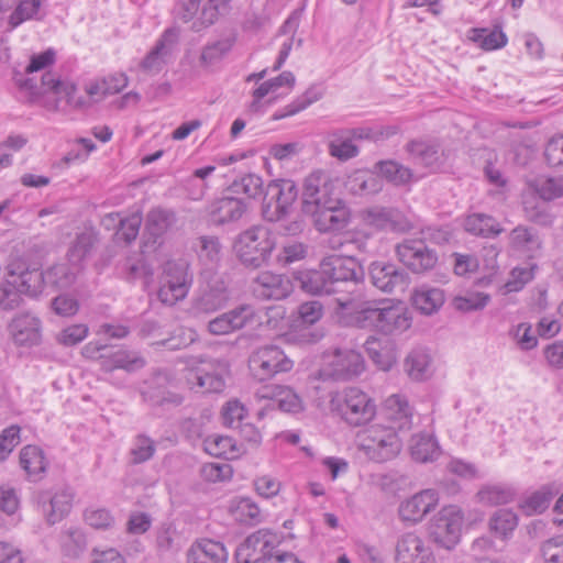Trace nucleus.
Here are the masks:
<instances>
[{
    "mask_svg": "<svg viewBox=\"0 0 563 563\" xmlns=\"http://www.w3.org/2000/svg\"><path fill=\"white\" fill-rule=\"evenodd\" d=\"M313 224L319 232L341 231L351 221V211L345 202L340 199L339 203H332L310 214Z\"/></svg>",
    "mask_w": 563,
    "mask_h": 563,
    "instance_id": "4be33fe9",
    "label": "nucleus"
},
{
    "mask_svg": "<svg viewBox=\"0 0 563 563\" xmlns=\"http://www.w3.org/2000/svg\"><path fill=\"white\" fill-rule=\"evenodd\" d=\"M179 32L175 27L167 29L140 64L147 74H157L166 65L168 57L177 44Z\"/></svg>",
    "mask_w": 563,
    "mask_h": 563,
    "instance_id": "aec40b11",
    "label": "nucleus"
},
{
    "mask_svg": "<svg viewBox=\"0 0 563 563\" xmlns=\"http://www.w3.org/2000/svg\"><path fill=\"white\" fill-rule=\"evenodd\" d=\"M364 347L368 357L383 371H388L395 363V356L388 341H380L375 336H369Z\"/></svg>",
    "mask_w": 563,
    "mask_h": 563,
    "instance_id": "c03bdc74",
    "label": "nucleus"
},
{
    "mask_svg": "<svg viewBox=\"0 0 563 563\" xmlns=\"http://www.w3.org/2000/svg\"><path fill=\"white\" fill-rule=\"evenodd\" d=\"M275 244V239L266 227L254 225L239 235L234 251L245 267L258 268L268 263Z\"/></svg>",
    "mask_w": 563,
    "mask_h": 563,
    "instance_id": "7ed1b4c3",
    "label": "nucleus"
},
{
    "mask_svg": "<svg viewBox=\"0 0 563 563\" xmlns=\"http://www.w3.org/2000/svg\"><path fill=\"white\" fill-rule=\"evenodd\" d=\"M97 242L98 233L92 229L85 230L78 234L68 251L69 261L73 264H80L84 260L90 256Z\"/></svg>",
    "mask_w": 563,
    "mask_h": 563,
    "instance_id": "09e8293b",
    "label": "nucleus"
},
{
    "mask_svg": "<svg viewBox=\"0 0 563 563\" xmlns=\"http://www.w3.org/2000/svg\"><path fill=\"white\" fill-rule=\"evenodd\" d=\"M59 543L65 555L78 558L87 548L86 536L81 529L69 527L59 534Z\"/></svg>",
    "mask_w": 563,
    "mask_h": 563,
    "instance_id": "8fccbe9b",
    "label": "nucleus"
},
{
    "mask_svg": "<svg viewBox=\"0 0 563 563\" xmlns=\"http://www.w3.org/2000/svg\"><path fill=\"white\" fill-rule=\"evenodd\" d=\"M188 382L191 389L202 393H221L225 387V382L220 372H209L206 368H198L190 374Z\"/></svg>",
    "mask_w": 563,
    "mask_h": 563,
    "instance_id": "ea45409f",
    "label": "nucleus"
},
{
    "mask_svg": "<svg viewBox=\"0 0 563 563\" xmlns=\"http://www.w3.org/2000/svg\"><path fill=\"white\" fill-rule=\"evenodd\" d=\"M255 309L243 303L223 312L208 322V330L213 335H227L254 322Z\"/></svg>",
    "mask_w": 563,
    "mask_h": 563,
    "instance_id": "6ab92c4d",
    "label": "nucleus"
},
{
    "mask_svg": "<svg viewBox=\"0 0 563 563\" xmlns=\"http://www.w3.org/2000/svg\"><path fill=\"white\" fill-rule=\"evenodd\" d=\"M9 331L14 343L21 346H34L42 340L41 320L30 313L14 317L9 324Z\"/></svg>",
    "mask_w": 563,
    "mask_h": 563,
    "instance_id": "5701e85b",
    "label": "nucleus"
},
{
    "mask_svg": "<svg viewBox=\"0 0 563 563\" xmlns=\"http://www.w3.org/2000/svg\"><path fill=\"white\" fill-rule=\"evenodd\" d=\"M234 194H244L249 198H256L263 194V179L255 174H247L231 185Z\"/></svg>",
    "mask_w": 563,
    "mask_h": 563,
    "instance_id": "e2e57ef3",
    "label": "nucleus"
},
{
    "mask_svg": "<svg viewBox=\"0 0 563 563\" xmlns=\"http://www.w3.org/2000/svg\"><path fill=\"white\" fill-rule=\"evenodd\" d=\"M463 521L464 516L460 507L445 506L432 519L430 534L437 543L451 549L460 540Z\"/></svg>",
    "mask_w": 563,
    "mask_h": 563,
    "instance_id": "1a4fd4ad",
    "label": "nucleus"
},
{
    "mask_svg": "<svg viewBox=\"0 0 563 563\" xmlns=\"http://www.w3.org/2000/svg\"><path fill=\"white\" fill-rule=\"evenodd\" d=\"M19 85L20 87L30 90L32 95L53 93L60 99L65 98L68 103H73V95L76 91V86L73 82L68 80H62L60 76L51 71L42 75L40 84H37L34 78H27L21 81ZM74 104L77 108H85L90 103H87L82 100H77L74 101Z\"/></svg>",
    "mask_w": 563,
    "mask_h": 563,
    "instance_id": "4468645a",
    "label": "nucleus"
},
{
    "mask_svg": "<svg viewBox=\"0 0 563 563\" xmlns=\"http://www.w3.org/2000/svg\"><path fill=\"white\" fill-rule=\"evenodd\" d=\"M280 543L279 536L268 529H260L249 536L235 551L238 563H257L272 556L275 548Z\"/></svg>",
    "mask_w": 563,
    "mask_h": 563,
    "instance_id": "9b49d317",
    "label": "nucleus"
},
{
    "mask_svg": "<svg viewBox=\"0 0 563 563\" xmlns=\"http://www.w3.org/2000/svg\"><path fill=\"white\" fill-rule=\"evenodd\" d=\"M363 371V356L354 350L344 349L335 350L321 369V375L334 380H349L358 376Z\"/></svg>",
    "mask_w": 563,
    "mask_h": 563,
    "instance_id": "f8f14e48",
    "label": "nucleus"
},
{
    "mask_svg": "<svg viewBox=\"0 0 563 563\" xmlns=\"http://www.w3.org/2000/svg\"><path fill=\"white\" fill-rule=\"evenodd\" d=\"M298 197L296 184L290 179L272 180L264 191L263 217L271 222L279 221Z\"/></svg>",
    "mask_w": 563,
    "mask_h": 563,
    "instance_id": "6e6552de",
    "label": "nucleus"
},
{
    "mask_svg": "<svg viewBox=\"0 0 563 563\" xmlns=\"http://www.w3.org/2000/svg\"><path fill=\"white\" fill-rule=\"evenodd\" d=\"M464 229L468 233L482 238L496 236L504 231L498 221L486 213H473L466 217Z\"/></svg>",
    "mask_w": 563,
    "mask_h": 563,
    "instance_id": "58836bf2",
    "label": "nucleus"
},
{
    "mask_svg": "<svg viewBox=\"0 0 563 563\" xmlns=\"http://www.w3.org/2000/svg\"><path fill=\"white\" fill-rule=\"evenodd\" d=\"M299 287L311 295H330L333 294V288H329L324 272L319 264L318 269L300 271L295 276Z\"/></svg>",
    "mask_w": 563,
    "mask_h": 563,
    "instance_id": "4c0bfd02",
    "label": "nucleus"
},
{
    "mask_svg": "<svg viewBox=\"0 0 563 563\" xmlns=\"http://www.w3.org/2000/svg\"><path fill=\"white\" fill-rule=\"evenodd\" d=\"M362 221L375 230L394 231L400 225V213L394 208L374 206L362 210Z\"/></svg>",
    "mask_w": 563,
    "mask_h": 563,
    "instance_id": "c85d7f7f",
    "label": "nucleus"
},
{
    "mask_svg": "<svg viewBox=\"0 0 563 563\" xmlns=\"http://www.w3.org/2000/svg\"><path fill=\"white\" fill-rule=\"evenodd\" d=\"M43 0H22L11 13L9 23L12 27L19 26L26 20H40V8Z\"/></svg>",
    "mask_w": 563,
    "mask_h": 563,
    "instance_id": "13d9d810",
    "label": "nucleus"
},
{
    "mask_svg": "<svg viewBox=\"0 0 563 563\" xmlns=\"http://www.w3.org/2000/svg\"><path fill=\"white\" fill-rule=\"evenodd\" d=\"M339 310L355 311L354 321L358 328H373L386 334H399L411 325V318L401 301L382 300L361 305L356 297L336 298Z\"/></svg>",
    "mask_w": 563,
    "mask_h": 563,
    "instance_id": "f257e3e1",
    "label": "nucleus"
},
{
    "mask_svg": "<svg viewBox=\"0 0 563 563\" xmlns=\"http://www.w3.org/2000/svg\"><path fill=\"white\" fill-rule=\"evenodd\" d=\"M515 490L510 487L492 485L478 490L477 498L484 505L499 506L511 503L515 499Z\"/></svg>",
    "mask_w": 563,
    "mask_h": 563,
    "instance_id": "864d4df0",
    "label": "nucleus"
},
{
    "mask_svg": "<svg viewBox=\"0 0 563 563\" xmlns=\"http://www.w3.org/2000/svg\"><path fill=\"white\" fill-rule=\"evenodd\" d=\"M410 452L415 461L426 463L438 457L440 448L431 435L417 434L411 439Z\"/></svg>",
    "mask_w": 563,
    "mask_h": 563,
    "instance_id": "de8ad7c7",
    "label": "nucleus"
},
{
    "mask_svg": "<svg viewBox=\"0 0 563 563\" xmlns=\"http://www.w3.org/2000/svg\"><path fill=\"white\" fill-rule=\"evenodd\" d=\"M407 151L411 158L426 167H432L440 162V146L424 141H411L407 144Z\"/></svg>",
    "mask_w": 563,
    "mask_h": 563,
    "instance_id": "a18cd8bd",
    "label": "nucleus"
},
{
    "mask_svg": "<svg viewBox=\"0 0 563 563\" xmlns=\"http://www.w3.org/2000/svg\"><path fill=\"white\" fill-rule=\"evenodd\" d=\"M251 289L257 299L283 300L292 292V284L284 274L263 271L252 279Z\"/></svg>",
    "mask_w": 563,
    "mask_h": 563,
    "instance_id": "2eb2a0df",
    "label": "nucleus"
},
{
    "mask_svg": "<svg viewBox=\"0 0 563 563\" xmlns=\"http://www.w3.org/2000/svg\"><path fill=\"white\" fill-rule=\"evenodd\" d=\"M523 213L526 220L544 228L551 227L554 222V216L550 210L534 199L523 201Z\"/></svg>",
    "mask_w": 563,
    "mask_h": 563,
    "instance_id": "bf43d9fd",
    "label": "nucleus"
},
{
    "mask_svg": "<svg viewBox=\"0 0 563 563\" xmlns=\"http://www.w3.org/2000/svg\"><path fill=\"white\" fill-rule=\"evenodd\" d=\"M176 222L177 216L175 211L164 208H154L146 214L145 231L156 240L172 230L176 225Z\"/></svg>",
    "mask_w": 563,
    "mask_h": 563,
    "instance_id": "72a5a7b5",
    "label": "nucleus"
},
{
    "mask_svg": "<svg viewBox=\"0 0 563 563\" xmlns=\"http://www.w3.org/2000/svg\"><path fill=\"white\" fill-rule=\"evenodd\" d=\"M44 285H46L44 272L21 265L16 268L11 266L8 280L0 286V308L16 309L22 302V294L35 297L42 292Z\"/></svg>",
    "mask_w": 563,
    "mask_h": 563,
    "instance_id": "f03ea898",
    "label": "nucleus"
},
{
    "mask_svg": "<svg viewBox=\"0 0 563 563\" xmlns=\"http://www.w3.org/2000/svg\"><path fill=\"white\" fill-rule=\"evenodd\" d=\"M372 285L378 290L391 294L405 289L409 283L408 274L394 263L375 261L368 266Z\"/></svg>",
    "mask_w": 563,
    "mask_h": 563,
    "instance_id": "dca6fc26",
    "label": "nucleus"
},
{
    "mask_svg": "<svg viewBox=\"0 0 563 563\" xmlns=\"http://www.w3.org/2000/svg\"><path fill=\"white\" fill-rule=\"evenodd\" d=\"M489 301V296L484 292H467L454 298V307L460 311H474L483 309Z\"/></svg>",
    "mask_w": 563,
    "mask_h": 563,
    "instance_id": "338daca9",
    "label": "nucleus"
},
{
    "mask_svg": "<svg viewBox=\"0 0 563 563\" xmlns=\"http://www.w3.org/2000/svg\"><path fill=\"white\" fill-rule=\"evenodd\" d=\"M205 451L216 457L225 460L234 459L238 454L235 443L232 438L223 435L208 437L203 441Z\"/></svg>",
    "mask_w": 563,
    "mask_h": 563,
    "instance_id": "603ef678",
    "label": "nucleus"
},
{
    "mask_svg": "<svg viewBox=\"0 0 563 563\" xmlns=\"http://www.w3.org/2000/svg\"><path fill=\"white\" fill-rule=\"evenodd\" d=\"M188 291L189 289L185 288L183 285H176L161 279L157 297L162 303L166 306H174L178 301L185 299L188 295Z\"/></svg>",
    "mask_w": 563,
    "mask_h": 563,
    "instance_id": "0e129e2a",
    "label": "nucleus"
},
{
    "mask_svg": "<svg viewBox=\"0 0 563 563\" xmlns=\"http://www.w3.org/2000/svg\"><path fill=\"white\" fill-rule=\"evenodd\" d=\"M100 365L104 372L114 369L134 372L144 367L145 361L136 352L119 349L110 354H101Z\"/></svg>",
    "mask_w": 563,
    "mask_h": 563,
    "instance_id": "c756f323",
    "label": "nucleus"
},
{
    "mask_svg": "<svg viewBox=\"0 0 563 563\" xmlns=\"http://www.w3.org/2000/svg\"><path fill=\"white\" fill-rule=\"evenodd\" d=\"M141 224L142 217L139 213H133L126 218H122L115 232L117 239L122 240L128 244L131 243L139 235Z\"/></svg>",
    "mask_w": 563,
    "mask_h": 563,
    "instance_id": "69168bd1",
    "label": "nucleus"
},
{
    "mask_svg": "<svg viewBox=\"0 0 563 563\" xmlns=\"http://www.w3.org/2000/svg\"><path fill=\"white\" fill-rule=\"evenodd\" d=\"M19 464L29 479L41 481L47 472L48 462L43 450L37 445H25L19 454Z\"/></svg>",
    "mask_w": 563,
    "mask_h": 563,
    "instance_id": "cd10ccee",
    "label": "nucleus"
},
{
    "mask_svg": "<svg viewBox=\"0 0 563 563\" xmlns=\"http://www.w3.org/2000/svg\"><path fill=\"white\" fill-rule=\"evenodd\" d=\"M396 254L399 261L413 273L432 269L437 262V253L421 240H405L397 244Z\"/></svg>",
    "mask_w": 563,
    "mask_h": 563,
    "instance_id": "ddd939ff",
    "label": "nucleus"
},
{
    "mask_svg": "<svg viewBox=\"0 0 563 563\" xmlns=\"http://www.w3.org/2000/svg\"><path fill=\"white\" fill-rule=\"evenodd\" d=\"M539 554L542 563H563V534L541 542Z\"/></svg>",
    "mask_w": 563,
    "mask_h": 563,
    "instance_id": "680f3d73",
    "label": "nucleus"
},
{
    "mask_svg": "<svg viewBox=\"0 0 563 563\" xmlns=\"http://www.w3.org/2000/svg\"><path fill=\"white\" fill-rule=\"evenodd\" d=\"M329 154L342 162L349 161L358 154V147L353 143L345 129H336L328 133Z\"/></svg>",
    "mask_w": 563,
    "mask_h": 563,
    "instance_id": "473e14b6",
    "label": "nucleus"
},
{
    "mask_svg": "<svg viewBox=\"0 0 563 563\" xmlns=\"http://www.w3.org/2000/svg\"><path fill=\"white\" fill-rule=\"evenodd\" d=\"M518 526V517L510 509L496 510L488 521L489 531L500 539H508Z\"/></svg>",
    "mask_w": 563,
    "mask_h": 563,
    "instance_id": "49530a36",
    "label": "nucleus"
},
{
    "mask_svg": "<svg viewBox=\"0 0 563 563\" xmlns=\"http://www.w3.org/2000/svg\"><path fill=\"white\" fill-rule=\"evenodd\" d=\"M412 305L424 314L435 312L444 302V294L439 288L421 286L411 296Z\"/></svg>",
    "mask_w": 563,
    "mask_h": 563,
    "instance_id": "a19ab883",
    "label": "nucleus"
},
{
    "mask_svg": "<svg viewBox=\"0 0 563 563\" xmlns=\"http://www.w3.org/2000/svg\"><path fill=\"white\" fill-rule=\"evenodd\" d=\"M386 417L399 430H408L412 424V408L407 398L402 395L395 394L385 400Z\"/></svg>",
    "mask_w": 563,
    "mask_h": 563,
    "instance_id": "7c9ffc66",
    "label": "nucleus"
},
{
    "mask_svg": "<svg viewBox=\"0 0 563 563\" xmlns=\"http://www.w3.org/2000/svg\"><path fill=\"white\" fill-rule=\"evenodd\" d=\"M438 503V493L433 489H424L401 501L398 514L402 521L417 523L433 510Z\"/></svg>",
    "mask_w": 563,
    "mask_h": 563,
    "instance_id": "412c9836",
    "label": "nucleus"
},
{
    "mask_svg": "<svg viewBox=\"0 0 563 563\" xmlns=\"http://www.w3.org/2000/svg\"><path fill=\"white\" fill-rule=\"evenodd\" d=\"M189 266L186 262L168 261L164 265L163 280L173 283L176 285H183L185 288L190 289L192 284V277L188 272Z\"/></svg>",
    "mask_w": 563,
    "mask_h": 563,
    "instance_id": "6e6d98bb",
    "label": "nucleus"
},
{
    "mask_svg": "<svg viewBox=\"0 0 563 563\" xmlns=\"http://www.w3.org/2000/svg\"><path fill=\"white\" fill-rule=\"evenodd\" d=\"M426 559H434L429 548L415 533H406L397 541L396 563H419Z\"/></svg>",
    "mask_w": 563,
    "mask_h": 563,
    "instance_id": "a878e982",
    "label": "nucleus"
},
{
    "mask_svg": "<svg viewBox=\"0 0 563 563\" xmlns=\"http://www.w3.org/2000/svg\"><path fill=\"white\" fill-rule=\"evenodd\" d=\"M509 247L520 253H532L539 251L542 241L538 233L526 225H517L508 235Z\"/></svg>",
    "mask_w": 563,
    "mask_h": 563,
    "instance_id": "c9c22d12",
    "label": "nucleus"
},
{
    "mask_svg": "<svg viewBox=\"0 0 563 563\" xmlns=\"http://www.w3.org/2000/svg\"><path fill=\"white\" fill-rule=\"evenodd\" d=\"M401 440L396 427L372 424L360 434V448L365 455L377 463L396 457L401 451Z\"/></svg>",
    "mask_w": 563,
    "mask_h": 563,
    "instance_id": "20e7f679",
    "label": "nucleus"
},
{
    "mask_svg": "<svg viewBox=\"0 0 563 563\" xmlns=\"http://www.w3.org/2000/svg\"><path fill=\"white\" fill-rule=\"evenodd\" d=\"M277 396V405L280 410L290 413H298L303 410L302 399L291 388L280 385Z\"/></svg>",
    "mask_w": 563,
    "mask_h": 563,
    "instance_id": "774afa93",
    "label": "nucleus"
},
{
    "mask_svg": "<svg viewBox=\"0 0 563 563\" xmlns=\"http://www.w3.org/2000/svg\"><path fill=\"white\" fill-rule=\"evenodd\" d=\"M324 272L329 288H333V294L338 291L349 292V297H354V289L358 280L356 264L343 256L330 255L320 262ZM343 298H347L344 296Z\"/></svg>",
    "mask_w": 563,
    "mask_h": 563,
    "instance_id": "9d476101",
    "label": "nucleus"
},
{
    "mask_svg": "<svg viewBox=\"0 0 563 563\" xmlns=\"http://www.w3.org/2000/svg\"><path fill=\"white\" fill-rule=\"evenodd\" d=\"M472 40L485 51L498 49L507 44V36L500 27L474 29Z\"/></svg>",
    "mask_w": 563,
    "mask_h": 563,
    "instance_id": "5fc2aeb1",
    "label": "nucleus"
},
{
    "mask_svg": "<svg viewBox=\"0 0 563 563\" xmlns=\"http://www.w3.org/2000/svg\"><path fill=\"white\" fill-rule=\"evenodd\" d=\"M75 494L69 487H60L55 492H41L37 504L49 525L62 521L71 510Z\"/></svg>",
    "mask_w": 563,
    "mask_h": 563,
    "instance_id": "f3484780",
    "label": "nucleus"
},
{
    "mask_svg": "<svg viewBox=\"0 0 563 563\" xmlns=\"http://www.w3.org/2000/svg\"><path fill=\"white\" fill-rule=\"evenodd\" d=\"M156 452L155 441L145 434H137L130 450L133 464H141L151 460Z\"/></svg>",
    "mask_w": 563,
    "mask_h": 563,
    "instance_id": "052dcab7",
    "label": "nucleus"
},
{
    "mask_svg": "<svg viewBox=\"0 0 563 563\" xmlns=\"http://www.w3.org/2000/svg\"><path fill=\"white\" fill-rule=\"evenodd\" d=\"M228 552L221 542L202 539L195 542L187 552L188 563H224Z\"/></svg>",
    "mask_w": 563,
    "mask_h": 563,
    "instance_id": "bb28decb",
    "label": "nucleus"
},
{
    "mask_svg": "<svg viewBox=\"0 0 563 563\" xmlns=\"http://www.w3.org/2000/svg\"><path fill=\"white\" fill-rule=\"evenodd\" d=\"M376 173L395 186H404L411 181L412 172L397 161H379L374 166Z\"/></svg>",
    "mask_w": 563,
    "mask_h": 563,
    "instance_id": "79ce46f5",
    "label": "nucleus"
},
{
    "mask_svg": "<svg viewBox=\"0 0 563 563\" xmlns=\"http://www.w3.org/2000/svg\"><path fill=\"white\" fill-rule=\"evenodd\" d=\"M323 96V89L320 86H310L301 96L296 98L292 102L285 106L273 115L274 120H280L287 117L295 115L300 111L307 109L310 104L320 100Z\"/></svg>",
    "mask_w": 563,
    "mask_h": 563,
    "instance_id": "37998d69",
    "label": "nucleus"
},
{
    "mask_svg": "<svg viewBox=\"0 0 563 563\" xmlns=\"http://www.w3.org/2000/svg\"><path fill=\"white\" fill-rule=\"evenodd\" d=\"M341 198L335 194V183L324 170H314L303 180L302 211L306 214L316 213L317 210L332 203H339Z\"/></svg>",
    "mask_w": 563,
    "mask_h": 563,
    "instance_id": "423d86ee",
    "label": "nucleus"
},
{
    "mask_svg": "<svg viewBox=\"0 0 563 563\" xmlns=\"http://www.w3.org/2000/svg\"><path fill=\"white\" fill-rule=\"evenodd\" d=\"M229 510L234 520L242 525L256 526L264 520L258 505L249 497L232 500Z\"/></svg>",
    "mask_w": 563,
    "mask_h": 563,
    "instance_id": "e433bc0d",
    "label": "nucleus"
},
{
    "mask_svg": "<svg viewBox=\"0 0 563 563\" xmlns=\"http://www.w3.org/2000/svg\"><path fill=\"white\" fill-rule=\"evenodd\" d=\"M246 203L235 197H223L209 206V217L212 223L223 225L239 221L246 212Z\"/></svg>",
    "mask_w": 563,
    "mask_h": 563,
    "instance_id": "393cba45",
    "label": "nucleus"
},
{
    "mask_svg": "<svg viewBox=\"0 0 563 563\" xmlns=\"http://www.w3.org/2000/svg\"><path fill=\"white\" fill-rule=\"evenodd\" d=\"M369 236L361 233H346L343 238L331 239L330 246L333 250H342L346 253V260L353 261L358 255L371 252Z\"/></svg>",
    "mask_w": 563,
    "mask_h": 563,
    "instance_id": "f704fd0d",
    "label": "nucleus"
},
{
    "mask_svg": "<svg viewBox=\"0 0 563 563\" xmlns=\"http://www.w3.org/2000/svg\"><path fill=\"white\" fill-rule=\"evenodd\" d=\"M45 273L46 285L63 289L70 287L75 279L76 273L69 264H56L49 267Z\"/></svg>",
    "mask_w": 563,
    "mask_h": 563,
    "instance_id": "4d7b16f0",
    "label": "nucleus"
},
{
    "mask_svg": "<svg viewBox=\"0 0 563 563\" xmlns=\"http://www.w3.org/2000/svg\"><path fill=\"white\" fill-rule=\"evenodd\" d=\"M294 363L284 351L276 345H264L252 352L249 368L258 382L273 378L276 374L289 372Z\"/></svg>",
    "mask_w": 563,
    "mask_h": 563,
    "instance_id": "0eeeda50",
    "label": "nucleus"
},
{
    "mask_svg": "<svg viewBox=\"0 0 563 563\" xmlns=\"http://www.w3.org/2000/svg\"><path fill=\"white\" fill-rule=\"evenodd\" d=\"M229 292L225 283L221 278H212L201 289L200 295L194 302L197 312H214L227 305Z\"/></svg>",
    "mask_w": 563,
    "mask_h": 563,
    "instance_id": "b1692460",
    "label": "nucleus"
},
{
    "mask_svg": "<svg viewBox=\"0 0 563 563\" xmlns=\"http://www.w3.org/2000/svg\"><path fill=\"white\" fill-rule=\"evenodd\" d=\"M530 187L544 201L563 197V177H539L530 184Z\"/></svg>",
    "mask_w": 563,
    "mask_h": 563,
    "instance_id": "3c124183",
    "label": "nucleus"
},
{
    "mask_svg": "<svg viewBox=\"0 0 563 563\" xmlns=\"http://www.w3.org/2000/svg\"><path fill=\"white\" fill-rule=\"evenodd\" d=\"M432 358L424 347L412 349L404 361V369L407 375L417 382L426 380L431 376Z\"/></svg>",
    "mask_w": 563,
    "mask_h": 563,
    "instance_id": "2f4dec72",
    "label": "nucleus"
},
{
    "mask_svg": "<svg viewBox=\"0 0 563 563\" xmlns=\"http://www.w3.org/2000/svg\"><path fill=\"white\" fill-rule=\"evenodd\" d=\"M143 400L154 407L179 406L184 397L174 390L172 379L166 373L155 374L142 389Z\"/></svg>",
    "mask_w": 563,
    "mask_h": 563,
    "instance_id": "a211bd4d",
    "label": "nucleus"
},
{
    "mask_svg": "<svg viewBox=\"0 0 563 563\" xmlns=\"http://www.w3.org/2000/svg\"><path fill=\"white\" fill-rule=\"evenodd\" d=\"M331 407L352 427L366 424L376 413L373 399L366 393L354 387L333 397Z\"/></svg>",
    "mask_w": 563,
    "mask_h": 563,
    "instance_id": "39448f33",
    "label": "nucleus"
}]
</instances>
